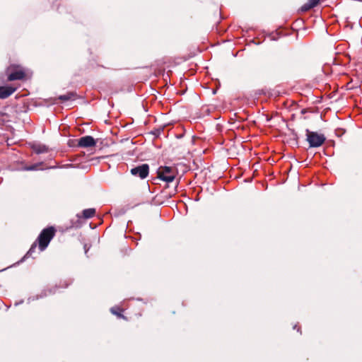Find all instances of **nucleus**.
Listing matches in <instances>:
<instances>
[{
  "mask_svg": "<svg viewBox=\"0 0 362 362\" xmlns=\"http://www.w3.org/2000/svg\"><path fill=\"white\" fill-rule=\"evenodd\" d=\"M54 234L55 229L53 227H49L42 230L37 240L39 243L40 251H43L47 248Z\"/></svg>",
  "mask_w": 362,
  "mask_h": 362,
  "instance_id": "obj_1",
  "label": "nucleus"
},
{
  "mask_svg": "<svg viewBox=\"0 0 362 362\" xmlns=\"http://www.w3.org/2000/svg\"><path fill=\"white\" fill-rule=\"evenodd\" d=\"M158 177L168 183L173 182L175 177L174 168L169 166H160L158 170Z\"/></svg>",
  "mask_w": 362,
  "mask_h": 362,
  "instance_id": "obj_2",
  "label": "nucleus"
},
{
  "mask_svg": "<svg viewBox=\"0 0 362 362\" xmlns=\"http://www.w3.org/2000/svg\"><path fill=\"white\" fill-rule=\"evenodd\" d=\"M307 141L310 144V147L315 148L322 146L325 141V137L323 134H319L315 132L306 130Z\"/></svg>",
  "mask_w": 362,
  "mask_h": 362,
  "instance_id": "obj_3",
  "label": "nucleus"
},
{
  "mask_svg": "<svg viewBox=\"0 0 362 362\" xmlns=\"http://www.w3.org/2000/svg\"><path fill=\"white\" fill-rule=\"evenodd\" d=\"M8 72H9L8 75V80L9 81H15V80H21L25 77V72L22 69L17 67L15 69L14 66H11L7 69Z\"/></svg>",
  "mask_w": 362,
  "mask_h": 362,
  "instance_id": "obj_4",
  "label": "nucleus"
},
{
  "mask_svg": "<svg viewBox=\"0 0 362 362\" xmlns=\"http://www.w3.org/2000/svg\"><path fill=\"white\" fill-rule=\"evenodd\" d=\"M149 173V167L148 164H142L131 169V173L139 177L141 179L146 178Z\"/></svg>",
  "mask_w": 362,
  "mask_h": 362,
  "instance_id": "obj_5",
  "label": "nucleus"
},
{
  "mask_svg": "<svg viewBox=\"0 0 362 362\" xmlns=\"http://www.w3.org/2000/svg\"><path fill=\"white\" fill-rule=\"evenodd\" d=\"M95 141L91 136H85L79 139L78 146L82 148L92 147L95 145Z\"/></svg>",
  "mask_w": 362,
  "mask_h": 362,
  "instance_id": "obj_6",
  "label": "nucleus"
},
{
  "mask_svg": "<svg viewBox=\"0 0 362 362\" xmlns=\"http://www.w3.org/2000/svg\"><path fill=\"white\" fill-rule=\"evenodd\" d=\"M16 90L11 86H0V99H6L12 95Z\"/></svg>",
  "mask_w": 362,
  "mask_h": 362,
  "instance_id": "obj_7",
  "label": "nucleus"
},
{
  "mask_svg": "<svg viewBox=\"0 0 362 362\" xmlns=\"http://www.w3.org/2000/svg\"><path fill=\"white\" fill-rule=\"evenodd\" d=\"M31 148L37 153H44L48 151V147L41 144H33L31 146Z\"/></svg>",
  "mask_w": 362,
  "mask_h": 362,
  "instance_id": "obj_8",
  "label": "nucleus"
},
{
  "mask_svg": "<svg viewBox=\"0 0 362 362\" xmlns=\"http://www.w3.org/2000/svg\"><path fill=\"white\" fill-rule=\"evenodd\" d=\"M320 1V0H308V1L300 9L303 12L308 11L310 9L315 7L319 4Z\"/></svg>",
  "mask_w": 362,
  "mask_h": 362,
  "instance_id": "obj_9",
  "label": "nucleus"
},
{
  "mask_svg": "<svg viewBox=\"0 0 362 362\" xmlns=\"http://www.w3.org/2000/svg\"><path fill=\"white\" fill-rule=\"evenodd\" d=\"M84 218H90L95 214V209L93 208L84 209L82 212Z\"/></svg>",
  "mask_w": 362,
  "mask_h": 362,
  "instance_id": "obj_10",
  "label": "nucleus"
},
{
  "mask_svg": "<svg viewBox=\"0 0 362 362\" xmlns=\"http://www.w3.org/2000/svg\"><path fill=\"white\" fill-rule=\"evenodd\" d=\"M54 293H55V288H54L53 289L50 288L48 290H44L43 291H42V293H40V296H36L35 299L42 298L45 296H47L48 295L54 294ZM32 300H34L35 298H33Z\"/></svg>",
  "mask_w": 362,
  "mask_h": 362,
  "instance_id": "obj_11",
  "label": "nucleus"
},
{
  "mask_svg": "<svg viewBox=\"0 0 362 362\" xmlns=\"http://www.w3.org/2000/svg\"><path fill=\"white\" fill-rule=\"evenodd\" d=\"M75 95L76 94L74 93L70 92L66 94L59 95V99L63 102H65L70 100H73Z\"/></svg>",
  "mask_w": 362,
  "mask_h": 362,
  "instance_id": "obj_12",
  "label": "nucleus"
},
{
  "mask_svg": "<svg viewBox=\"0 0 362 362\" xmlns=\"http://www.w3.org/2000/svg\"><path fill=\"white\" fill-rule=\"evenodd\" d=\"M37 247V243L36 242H35L30 247V250H28V252L26 253V255H25L24 258H27L28 257H30L32 256L33 253L35 251V249Z\"/></svg>",
  "mask_w": 362,
  "mask_h": 362,
  "instance_id": "obj_13",
  "label": "nucleus"
},
{
  "mask_svg": "<svg viewBox=\"0 0 362 362\" xmlns=\"http://www.w3.org/2000/svg\"><path fill=\"white\" fill-rule=\"evenodd\" d=\"M42 165V163H35L24 168L25 170H36L38 169V166Z\"/></svg>",
  "mask_w": 362,
  "mask_h": 362,
  "instance_id": "obj_14",
  "label": "nucleus"
},
{
  "mask_svg": "<svg viewBox=\"0 0 362 362\" xmlns=\"http://www.w3.org/2000/svg\"><path fill=\"white\" fill-rule=\"evenodd\" d=\"M163 132V128H159L151 131V134L154 135L155 137H159L160 135Z\"/></svg>",
  "mask_w": 362,
  "mask_h": 362,
  "instance_id": "obj_15",
  "label": "nucleus"
},
{
  "mask_svg": "<svg viewBox=\"0 0 362 362\" xmlns=\"http://www.w3.org/2000/svg\"><path fill=\"white\" fill-rule=\"evenodd\" d=\"M110 311L112 314L117 315V317H124L121 313H118L117 310H116V308H112L110 309Z\"/></svg>",
  "mask_w": 362,
  "mask_h": 362,
  "instance_id": "obj_16",
  "label": "nucleus"
}]
</instances>
